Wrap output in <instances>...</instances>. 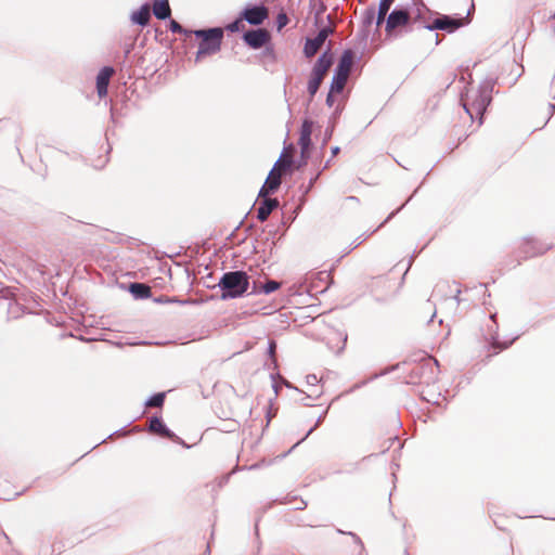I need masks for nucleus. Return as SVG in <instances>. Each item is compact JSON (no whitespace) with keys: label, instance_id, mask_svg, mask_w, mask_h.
<instances>
[{"label":"nucleus","instance_id":"f257e3e1","mask_svg":"<svg viewBox=\"0 0 555 555\" xmlns=\"http://www.w3.org/2000/svg\"><path fill=\"white\" fill-rule=\"evenodd\" d=\"M219 287L222 289L221 298H237L241 297L248 289V276L243 271H233L224 273L219 282Z\"/></svg>","mask_w":555,"mask_h":555},{"label":"nucleus","instance_id":"f03ea898","mask_svg":"<svg viewBox=\"0 0 555 555\" xmlns=\"http://www.w3.org/2000/svg\"><path fill=\"white\" fill-rule=\"evenodd\" d=\"M196 37H201L202 41L198 46L195 61L199 62L202 59L215 54L220 50L223 30L221 28H210L208 30H196Z\"/></svg>","mask_w":555,"mask_h":555},{"label":"nucleus","instance_id":"7ed1b4c3","mask_svg":"<svg viewBox=\"0 0 555 555\" xmlns=\"http://www.w3.org/2000/svg\"><path fill=\"white\" fill-rule=\"evenodd\" d=\"M490 100V95L486 89L470 90L466 94L463 106L467 114L474 118V116H482Z\"/></svg>","mask_w":555,"mask_h":555},{"label":"nucleus","instance_id":"20e7f679","mask_svg":"<svg viewBox=\"0 0 555 555\" xmlns=\"http://www.w3.org/2000/svg\"><path fill=\"white\" fill-rule=\"evenodd\" d=\"M331 65H332V57L327 53H324L323 55H321L319 57L318 62L315 63V65L312 69L311 78L308 82V91L311 96H313L317 93V91H318V89H319V87H320V85Z\"/></svg>","mask_w":555,"mask_h":555},{"label":"nucleus","instance_id":"39448f33","mask_svg":"<svg viewBox=\"0 0 555 555\" xmlns=\"http://www.w3.org/2000/svg\"><path fill=\"white\" fill-rule=\"evenodd\" d=\"M291 166V162L283 159L282 157L274 164V167L271 169L263 186L260 190V196H267L268 194L274 192L281 184V175L282 172Z\"/></svg>","mask_w":555,"mask_h":555},{"label":"nucleus","instance_id":"423d86ee","mask_svg":"<svg viewBox=\"0 0 555 555\" xmlns=\"http://www.w3.org/2000/svg\"><path fill=\"white\" fill-rule=\"evenodd\" d=\"M463 26V20L455 18L449 15H438L425 28L428 30H444L447 33H453Z\"/></svg>","mask_w":555,"mask_h":555},{"label":"nucleus","instance_id":"0eeeda50","mask_svg":"<svg viewBox=\"0 0 555 555\" xmlns=\"http://www.w3.org/2000/svg\"><path fill=\"white\" fill-rule=\"evenodd\" d=\"M395 0H380L378 4L377 13L375 12V9H369L365 12V22L367 24L372 23V21L375 18L376 14V24L379 26L384 20L388 11L390 10L391 5L393 4Z\"/></svg>","mask_w":555,"mask_h":555},{"label":"nucleus","instance_id":"6e6552de","mask_svg":"<svg viewBox=\"0 0 555 555\" xmlns=\"http://www.w3.org/2000/svg\"><path fill=\"white\" fill-rule=\"evenodd\" d=\"M331 33L330 28H323L313 39H308L305 44V54L308 57L313 56L325 42Z\"/></svg>","mask_w":555,"mask_h":555},{"label":"nucleus","instance_id":"1a4fd4ad","mask_svg":"<svg viewBox=\"0 0 555 555\" xmlns=\"http://www.w3.org/2000/svg\"><path fill=\"white\" fill-rule=\"evenodd\" d=\"M409 22V13L404 10L392 11L386 22V31L391 33L399 26H404Z\"/></svg>","mask_w":555,"mask_h":555},{"label":"nucleus","instance_id":"9d476101","mask_svg":"<svg viewBox=\"0 0 555 555\" xmlns=\"http://www.w3.org/2000/svg\"><path fill=\"white\" fill-rule=\"evenodd\" d=\"M267 16L268 12L264 7L248 8L243 12V17L251 25L261 24Z\"/></svg>","mask_w":555,"mask_h":555},{"label":"nucleus","instance_id":"9b49d317","mask_svg":"<svg viewBox=\"0 0 555 555\" xmlns=\"http://www.w3.org/2000/svg\"><path fill=\"white\" fill-rule=\"evenodd\" d=\"M114 74V69L112 67H104L100 70L96 77V91L100 98H103L107 94V87L109 83V79Z\"/></svg>","mask_w":555,"mask_h":555},{"label":"nucleus","instance_id":"f8f14e48","mask_svg":"<svg viewBox=\"0 0 555 555\" xmlns=\"http://www.w3.org/2000/svg\"><path fill=\"white\" fill-rule=\"evenodd\" d=\"M244 39L248 46H250L254 49H258V48H261L266 43L268 37H267V33L264 30L258 29V30L247 31L244 35Z\"/></svg>","mask_w":555,"mask_h":555},{"label":"nucleus","instance_id":"ddd939ff","mask_svg":"<svg viewBox=\"0 0 555 555\" xmlns=\"http://www.w3.org/2000/svg\"><path fill=\"white\" fill-rule=\"evenodd\" d=\"M311 133H312V122L309 120H305L301 126L300 138H299V145L301 147L302 155H305L308 152V149L311 144Z\"/></svg>","mask_w":555,"mask_h":555},{"label":"nucleus","instance_id":"4468645a","mask_svg":"<svg viewBox=\"0 0 555 555\" xmlns=\"http://www.w3.org/2000/svg\"><path fill=\"white\" fill-rule=\"evenodd\" d=\"M150 429L153 433L158 434L163 437L178 440V437L164 425L162 420H159L157 417L151 420Z\"/></svg>","mask_w":555,"mask_h":555},{"label":"nucleus","instance_id":"2eb2a0df","mask_svg":"<svg viewBox=\"0 0 555 555\" xmlns=\"http://www.w3.org/2000/svg\"><path fill=\"white\" fill-rule=\"evenodd\" d=\"M353 63V55L350 51H346L336 68L337 74L348 77L351 70V66Z\"/></svg>","mask_w":555,"mask_h":555},{"label":"nucleus","instance_id":"dca6fc26","mask_svg":"<svg viewBox=\"0 0 555 555\" xmlns=\"http://www.w3.org/2000/svg\"><path fill=\"white\" fill-rule=\"evenodd\" d=\"M150 17H151L150 8L146 4L141 7L140 10H138L131 14L132 23L139 24L141 26H145L149 23Z\"/></svg>","mask_w":555,"mask_h":555},{"label":"nucleus","instance_id":"f3484780","mask_svg":"<svg viewBox=\"0 0 555 555\" xmlns=\"http://www.w3.org/2000/svg\"><path fill=\"white\" fill-rule=\"evenodd\" d=\"M153 13L159 20H165L170 16V7L168 0L156 1L153 5Z\"/></svg>","mask_w":555,"mask_h":555},{"label":"nucleus","instance_id":"a211bd4d","mask_svg":"<svg viewBox=\"0 0 555 555\" xmlns=\"http://www.w3.org/2000/svg\"><path fill=\"white\" fill-rule=\"evenodd\" d=\"M278 206L276 199H266L258 208V219L261 221L267 220L274 207Z\"/></svg>","mask_w":555,"mask_h":555},{"label":"nucleus","instance_id":"6ab92c4d","mask_svg":"<svg viewBox=\"0 0 555 555\" xmlns=\"http://www.w3.org/2000/svg\"><path fill=\"white\" fill-rule=\"evenodd\" d=\"M348 77L335 73L331 85V93H340L347 82Z\"/></svg>","mask_w":555,"mask_h":555},{"label":"nucleus","instance_id":"aec40b11","mask_svg":"<svg viewBox=\"0 0 555 555\" xmlns=\"http://www.w3.org/2000/svg\"><path fill=\"white\" fill-rule=\"evenodd\" d=\"M130 291L134 295H137L138 297H141V298L149 297L150 292H151L149 286H146L144 284H140V283L131 284Z\"/></svg>","mask_w":555,"mask_h":555},{"label":"nucleus","instance_id":"412c9836","mask_svg":"<svg viewBox=\"0 0 555 555\" xmlns=\"http://www.w3.org/2000/svg\"><path fill=\"white\" fill-rule=\"evenodd\" d=\"M164 399H165V395L164 393H156L155 396H153L149 401H147V405L149 406H160L164 402Z\"/></svg>","mask_w":555,"mask_h":555},{"label":"nucleus","instance_id":"4be33fe9","mask_svg":"<svg viewBox=\"0 0 555 555\" xmlns=\"http://www.w3.org/2000/svg\"><path fill=\"white\" fill-rule=\"evenodd\" d=\"M280 287V283L275 281H269L262 286V292L264 294H270L274 291H276Z\"/></svg>","mask_w":555,"mask_h":555},{"label":"nucleus","instance_id":"5701e85b","mask_svg":"<svg viewBox=\"0 0 555 555\" xmlns=\"http://www.w3.org/2000/svg\"><path fill=\"white\" fill-rule=\"evenodd\" d=\"M241 26H242V21L241 20H236L233 23L229 24L227 26V29L229 31L235 33V31H238L241 29Z\"/></svg>","mask_w":555,"mask_h":555},{"label":"nucleus","instance_id":"b1692460","mask_svg":"<svg viewBox=\"0 0 555 555\" xmlns=\"http://www.w3.org/2000/svg\"><path fill=\"white\" fill-rule=\"evenodd\" d=\"M288 22V18L286 16V14L282 13L278 16V26H279V29L283 28L284 26H286Z\"/></svg>","mask_w":555,"mask_h":555},{"label":"nucleus","instance_id":"393cba45","mask_svg":"<svg viewBox=\"0 0 555 555\" xmlns=\"http://www.w3.org/2000/svg\"><path fill=\"white\" fill-rule=\"evenodd\" d=\"M170 30L172 33H182V27L176 21L170 22Z\"/></svg>","mask_w":555,"mask_h":555},{"label":"nucleus","instance_id":"a878e982","mask_svg":"<svg viewBox=\"0 0 555 555\" xmlns=\"http://www.w3.org/2000/svg\"><path fill=\"white\" fill-rule=\"evenodd\" d=\"M333 98H334V93H331V92H330V93H328V95H327V98H326V103H327L330 106H332V105H333V102H334Z\"/></svg>","mask_w":555,"mask_h":555},{"label":"nucleus","instance_id":"bb28decb","mask_svg":"<svg viewBox=\"0 0 555 555\" xmlns=\"http://www.w3.org/2000/svg\"><path fill=\"white\" fill-rule=\"evenodd\" d=\"M274 350H275V343L271 341L270 346H269V352H270L271 356L274 354Z\"/></svg>","mask_w":555,"mask_h":555},{"label":"nucleus","instance_id":"cd10ccee","mask_svg":"<svg viewBox=\"0 0 555 555\" xmlns=\"http://www.w3.org/2000/svg\"><path fill=\"white\" fill-rule=\"evenodd\" d=\"M338 152V147L333 149V153L336 154Z\"/></svg>","mask_w":555,"mask_h":555}]
</instances>
